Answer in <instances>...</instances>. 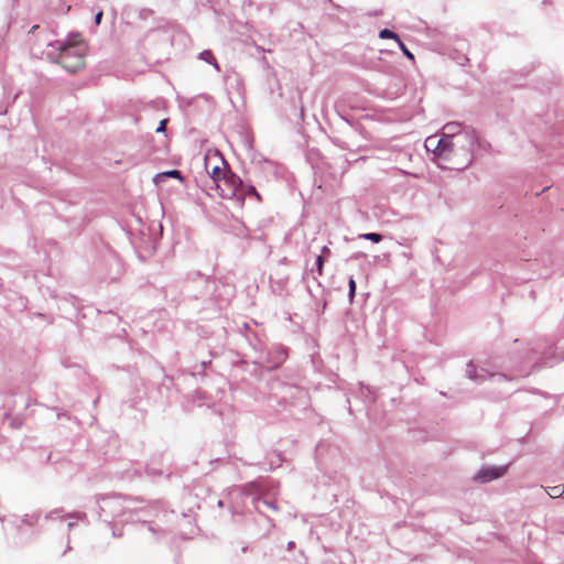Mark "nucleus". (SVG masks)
I'll list each match as a JSON object with an SVG mask.
<instances>
[{
  "instance_id": "obj_8",
  "label": "nucleus",
  "mask_w": 564,
  "mask_h": 564,
  "mask_svg": "<svg viewBox=\"0 0 564 564\" xmlns=\"http://www.w3.org/2000/svg\"><path fill=\"white\" fill-rule=\"evenodd\" d=\"M199 58L214 65L217 69H219L218 63H217L216 58L214 57L212 51H209V50L203 51L199 54Z\"/></svg>"
},
{
  "instance_id": "obj_17",
  "label": "nucleus",
  "mask_w": 564,
  "mask_h": 564,
  "mask_svg": "<svg viewBox=\"0 0 564 564\" xmlns=\"http://www.w3.org/2000/svg\"><path fill=\"white\" fill-rule=\"evenodd\" d=\"M248 194H252V195H254L258 199H260V195L258 194V192L256 191V188H254V187H252V186L248 189Z\"/></svg>"
},
{
  "instance_id": "obj_10",
  "label": "nucleus",
  "mask_w": 564,
  "mask_h": 564,
  "mask_svg": "<svg viewBox=\"0 0 564 564\" xmlns=\"http://www.w3.org/2000/svg\"><path fill=\"white\" fill-rule=\"evenodd\" d=\"M564 487L562 485L550 487L547 490V495L552 498H558L563 495Z\"/></svg>"
},
{
  "instance_id": "obj_12",
  "label": "nucleus",
  "mask_w": 564,
  "mask_h": 564,
  "mask_svg": "<svg viewBox=\"0 0 564 564\" xmlns=\"http://www.w3.org/2000/svg\"><path fill=\"white\" fill-rule=\"evenodd\" d=\"M398 45L399 47L401 48V51L403 52V54L410 59V61H414V55L406 48V46L404 45V43L400 40L398 42Z\"/></svg>"
},
{
  "instance_id": "obj_6",
  "label": "nucleus",
  "mask_w": 564,
  "mask_h": 564,
  "mask_svg": "<svg viewBox=\"0 0 564 564\" xmlns=\"http://www.w3.org/2000/svg\"><path fill=\"white\" fill-rule=\"evenodd\" d=\"M206 169H207V172L209 173V175L212 176L214 183L216 184V186L218 185L220 180H224V176L228 173L219 165H215L212 167L210 171H208V164L206 163Z\"/></svg>"
},
{
  "instance_id": "obj_1",
  "label": "nucleus",
  "mask_w": 564,
  "mask_h": 564,
  "mask_svg": "<svg viewBox=\"0 0 564 564\" xmlns=\"http://www.w3.org/2000/svg\"><path fill=\"white\" fill-rule=\"evenodd\" d=\"M58 64H61L67 72L76 73L85 66L86 46L79 41H72L59 44Z\"/></svg>"
},
{
  "instance_id": "obj_5",
  "label": "nucleus",
  "mask_w": 564,
  "mask_h": 564,
  "mask_svg": "<svg viewBox=\"0 0 564 564\" xmlns=\"http://www.w3.org/2000/svg\"><path fill=\"white\" fill-rule=\"evenodd\" d=\"M507 471V467L499 466V467H487L481 469L475 477L476 480L480 482L490 481L494 479H497L501 476H503Z\"/></svg>"
},
{
  "instance_id": "obj_16",
  "label": "nucleus",
  "mask_w": 564,
  "mask_h": 564,
  "mask_svg": "<svg viewBox=\"0 0 564 564\" xmlns=\"http://www.w3.org/2000/svg\"><path fill=\"white\" fill-rule=\"evenodd\" d=\"M101 19H102V12H101V11H99V12L95 15V23H96L97 25H99V24H100V22H101Z\"/></svg>"
},
{
  "instance_id": "obj_19",
  "label": "nucleus",
  "mask_w": 564,
  "mask_h": 564,
  "mask_svg": "<svg viewBox=\"0 0 564 564\" xmlns=\"http://www.w3.org/2000/svg\"><path fill=\"white\" fill-rule=\"evenodd\" d=\"M37 28H39L37 25H34V26L31 29V31H36V29H37Z\"/></svg>"
},
{
  "instance_id": "obj_11",
  "label": "nucleus",
  "mask_w": 564,
  "mask_h": 564,
  "mask_svg": "<svg viewBox=\"0 0 564 564\" xmlns=\"http://www.w3.org/2000/svg\"><path fill=\"white\" fill-rule=\"evenodd\" d=\"M359 237L366 240H370L375 243H379L382 240V236L376 232L362 234Z\"/></svg>"
},
{
  "instance_id": "obj_13",
  "label": "nucleus",
  "mask_w": 564,
  "mask_h": 564,
  "mask_svg": "<svg viewBox=\"0 0 564 564\" xmlns=\"http://www.w3.org/2000/svg\"><path fill=\"white\" fill-rule=\"evenodd\" d=\"M324 256L323 254H319L317 256L316 258V268H317V273L318 275H322L323 274V265H324Z\"/></svg>"
},
{
  "instance_id": "obj_14",
  "label": "nucleus",
  "mask_w": 564,
  "mask_h": 564,
  "mask_svg": "<svg viewBox=\"0 0 564 564\" xmlns=\"http://www.w3.org/2000/svg\"><path fill=\"white\" fill-rule=\"evenodd\" d=\"M355 292H356V282H355V280L351 278V279L349 280V295H350V297H354Z\"/></svg>"
},
{
  "instance_id": "obj_7",
  "label": "nucleus",
  "mask_w": 564,
  "mask_h": 564,
  "mask_svg": "<svg viewBox=\"0 0 564 564\" xmlns=\"http://www.w3.org/2000/svg\"><path fill=\"white\" fill-rule=\"evenodd\" d=\"M166 177H173V178L183 181V176L178 170H171V171L159 173L154 176L153 181H154V183H160V182H163Z\"/></svg>"
},
{
  "instance_id": "obj_15",
  "label": "nucleus",
  "mask_w": 564,
  "mask_h": 564,
  "mask_svg": "<svg viewBox=\"0 0 564 564\" xmlns=\"http://www.w3.org/2000/svg\"><path fill=\"white\" fill-rule=\"evenodd\" d=\"M166 120H162L160 126L156 128V132H163L165 130Z\"/></svg>"
},
{
  "instance_id": "obj_9",
  "label": "nucleus",
  "mask_w": 564,
  "mask_h": 564,
  "mask_svg": "<svg viewBox=\"0 0 564 564\" xmlns=\"http://www.w3.org/2000/svg\"><path fill=\"white\" fill-rule=\"evenodd\" d=\"M379 37L380 39H392L394 40L397 43L400 41V37L398 34H395L394 32L388 30V29H383L380 31L379 33Z\"/></svg>"
},
{
  "instance_id": "obj_18",
  "label": "nucleus",
  "mask_w": 564,
  "mask_h": 564,
  "mask_svg": "<svg viewBox=\"0 0 564 564\" xmlns=\"http://www.w3.org/2000/svg\"><path fill=\"white\" fill-rule=\"evenodd\" d=\"M322 254L325 257H328L330 254V250L328 247L324 246L322 249Z\"/></svg>"
},
{
  "instance_id": "obj_2",
  "label": "nucleus",
  "mask_w": 564,
  "mask_h": 564,
  "mask_svg": "<svg viewBox=\"0 0 564 564\" xmlns=\"http://www.w3.org/2000/svg\"><path fill=\"white\" fill-rule=\"evenodd\" d=\"M463 138L467 139L466 135H463L458 137L456 142H453L452 139L448 138L431 135L425 140V148L438 158L448 159L451 155H455V147L460 143Z\"/></svg>"
},
{
  "instance_id": "obj_3",
  "label": "nucleus",
  "mask_w": 564,
  "mask_h": 564,
  "mask_svg": "<svg viewBox=\"0 0 564 564\" xmlns=\"http://www.w3.org/2000/svg\"><path fill=\"white\" fill-rule=\"evenodd\" d=\"M459 128H460V126L458 123H455V122H451V123L445 124L443 127V138H448V139H452L453 142H456L458 137L466 135L467 139L463 138L460 143H458L455 147V154L459 150H464L467 154H470L473 149H474V147H475L476 139H475V137L473 134L459 133Z\"/></svg>"
},
{
  "instance_id": "obj_4",
  "label": "nucleus",
  "mask_w": 564,
  "mask_h": 564,
  "mask_svg": "<svg viewBox=\"0 0 564 564\" xmlns=\"http://www.w3.org/2000/svg\"><path fill=\"white\" fill-rule=\"evenodd\" d=\"M241 185V180L234 173L229 172L224 176V180H220L216 189L223 198H232L237 195Z\"/></svg>"
}]
</instances>
